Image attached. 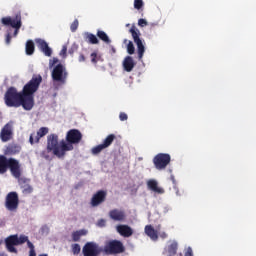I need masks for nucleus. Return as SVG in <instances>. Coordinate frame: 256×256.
<instances>
[{"mask_svg": "<svg viewBox=\"0 0 256 256\" xmlns=\"http://www.w3.org/2000/svg\"><path fill=\"white\" fill-rule=\"evenodd\" d=\"M145 233L152 241H157V239H159V235L157 234L155 228H153L151 225L145 226Z\"/></svg>", "mask_w": 256, "mask_h": 256, "instance_id": "5701e85b", "label": "nucleus"}, {"mask_svg": "<svg viewBox=\"0 0 256 256\" xmlns=\"http://www.w3.org/2000/svg\"><path fill=\"white\" fill-rule=\"evenodd\" d=\"M98 225H99V227H105V220L100 219V220L98 221Z\"/></svg>", "mask_w": 256, "mask_h": 256, "instance_id": "de8ad7c7", "label": "nucleus"}, {"mask_svg": "<svg viewBox=\"0 0 256 256\" xmlns=\"http://www.w3.org/2000/svg\"><path fill=\"white\" fill-rule=\"evenodd\" d=\"M38 47L41 51H43L49 44L45 40L39 39L37 41Z\"/></svg>", "mask_w": 256, "mask_h": 256, "instance_id": "473e14b6", "label": "nucleus"}, {"mask_svg": "<svg viewBox=\"0 0 256 256\" xmlns=\"http://www.w3.org/2000/svg\"><path fill=\"white\" fill-rule=\"evenodd\" d=\"M153 163L158 171H163V169H166L167 165L171 163V155L159 153L153 158Z\"/></svg>", "mask_w": 256, "mask_h": 256, "instance_id": "9d476101", "label": "nucleus"}, {"mask_svg": "<svg viewBox=\"0 0 256 256\" xmlns=\"http://www.w3.org/2000/svg\"><path fill=\"white\" fill-rule=\"evenodd\" d=\"M60 55H63V57H67V46L62 47Z\"/></svg>", "mask_w": 256, "mask_h": 256, "instance_id": "37998d69", "label": "nucleus"}, {"mask_svg": "<svg viewBox=\"0 0 256 256\" xmlns=\"http://www.w3.org/2000/svg\"><path fill=\"white\" fill-rule=\"evenodd\" d=\"M179 248V244L177 242L173 241L166 247V253H168L167 256H175L177 255V249Z\"/></svg>", "mask_w": 256, "mask_h": 256, "instance_id": "b1692460", "label": "nucleus"}, {"mask_svg": "<svg viewBox=\"0 0 256 256\" xmlns=\"http://www.w3.org/2000/svg\"><path fill=\"white\" fill-rule=\"evenodd\" d=\"M143 7V0H134V8L141 9Z\"/></svg>", "mask_w": 256, "mask_h": 256, "instance_id": "e433bc0d", "label": "nucleus"}, {"mask_svg": "<svg viewBox=\"0 0 256 256\" xmlns=\"http://www.w3.org/2000/svg\"><path fill=\"white\" fill-rule=\"evenodd\" d=\"M110 53L111 55H115V53H117V49H115V46H110Z\"/></svg>", "mask_w": 256, "mask_h": 256, "instance_id": "49530a36", "label": "nucleus"}, {"mask_svg": "<svg viewBox=\"0 0 256 256\" xmlns=\"http://www.w3.org/2000/svg\"><path fill=\"white\" fill-rule=\"evenodd\" d=\"M107 199V191L99 190L91 198L90 205L92 207H99L102 203H105Z\"/></svg>", "mask_w": 256, "mask_h": 256, "instance_id": "dca6fc26", "label": "nucleus"}, {"mask_svg": "<svg viewBox=\"0 0 256 256\" xmlns=\"http://www.w3.org/2000/svg\"><path fill=\"white\" fill-rule=\"evenodd\" d=\"M130 33L133 37L134 43L137 45V53H138V59L141 61L143 59V55H145V45H143V41L141 40V32H139V29L137 27L132 26L130 29Z\"/></svg>", "mask_w": 256, "mask_h": 256, "instance_id": "1a4fd4ad", "label": "nucleus"}, {"mask_svg": "<svg viewBox=\"0 0 256 256\" xmlns=\"http://www.w3.org/2000/svg\"><path fill=\"white\" fill-rule=\"evenodd\" d=\"M138 25L139 27H147L148 23H147V20L141 18L138 20Z\"/></svg>", "mask_w": 256, "mask_h": 256, "instance_id": "79ce46f5", "label": "nucleus"}, {"mask_svg": "<svg viewBox=\"0 0 256 256\" xmlns=\"http://www.w3.org/2000/svg\"><path fill=\"white\" fill-rule=\"evenodd\" d=\"M51 77L54 83L65 85L67 83V77H69V72H67V68L63 64L59 63L54 66Z\"/></svg>", "mask_w": 256, "mask_h": 256, "instance_id": "0eeeda50", "label": "nucleus"}, {"mask_svg": "<svg viewBox=\"0 0 256 256\" xmlns=\"http://www.w3.org/2000/svg\"><path fill=\"white\" fill-rule=\"evenodd\" d=\"M115 139H117V136H115V134H109L103 140V143H101L91 149L92 155H99V153H101V151L107 149L108 147H111V145H113V141H115Z\"/></svg>", "mask_w": 256, "mask_h": 256, "instance_id": "ddd939ff", "label": "nucleus"}, {"mask_svg": "<svg viewBox=\"0 0 256 256\" xmlns=\"http://www.w3.org/2000/svg\"><path fill=\"white\" fill-rule=\"evenodd\" d=\"M171 181L175 183V176H171Z\"/></svg>", "mask_w": 256, "mask_h": 256, "instance_id": "3c124183", "label": "nucleus"}, {"mask_svg": "<svg viewBox=\"0 0 256 256\" xmlns=\"http://www.w3.org/2000/svg\"><path fill=\"white\" fill-rule=\"evenodd\" d=\"M2 25H5V27H12L14 30V37H17L19 35V29H21V26L23 23L21 22V15L16 14L14 18L8 16V17H3L1 19Z\"/></svg>", "mask_w": 256, "mask_h": 256, "instance_id": "6e6552de", "label": "nucleus"}, {"mask_svg": "<svg viewBox=\"0 0 256 256\" xmlns=\"http://www.w3.org/2000/svg\"><path fill=\"white\" fill-rule=\"evenodd\" d=\"M82 253L84 256H99L103 253V248L95 242H87L82 248Z\"/></svg>", "mask_w": 256, "mask_h": 256, "instance_id": "f8f14e48", "label": "nucleus"}, {"mask_svg": "<svg viewBox=\"0 0 256 256\" xmlns=\"http://www.w3.org/2000/svg\"><path fill=\"white\" fill-rule=\"evenodd\" d=\"M0 256H8L5 252H0Z\"/></svg>", "mask_w": 256, "mask_h": 256, "instance_id": "8fccbe9b", "label": "nucleus"}, {"mask_svg": "<svg viewBox=\"0 0 256 256\" xmlns=\"http://www.w3.org/2000/svg\"><path fill=\"white\" fill-rule=\"evenodd\" d=\"M87 235V230H77L72 233V240L77 243L78 241H81V237Z\"/></svg>", "mask_w": 256, "mask_h": 256, "instance_id": "a878e982", "label": "nucleus"}, {"mask_svg": "<svg viewBox=\"0 0 256 256\" xmlns=\"http://www.w3.org/2000/svg\"><path fill=\"white\" fill-rule=\"evenodd\" d=\"M0 139L2 143H7V141H11V139H13V124L11 122L5 124L1 129Z\"/></svg>", "mask_w": 256, "mask_h": 256, "instance_id": "2eb2a0df", "label": "nucleus"}, {"mask_svg": "<svg viewBox=\"0 0 256 256\" xmlns=\"http://www.w3.org/2000/svg\"><path fill=\"white\" fill-rule=\"evenodd\" d=\"M119 119H120V121H127L129 119V116H127V113L121 112L119 114Z\"/></svg>", "mask_w": 256, "mask_h": 256, "instance_id": "a19ab883", "label": "nucleus"}, {"mask_svg": "<svg viewBox=\"0 0 256 256\" xmlns=\"http://www.w3.org/2000/svg\"><path fill=\"white\" fill-rule=\"evenodd\" d=\"M22 169L23 166L19 160L0 155V175H5L7 171H10L12 177H19Z\"/></svg>", "mask_w": 256, "mask_h": 256, "instance_id": "f03ea898", "label": "nucleus"}, {"mask_svg": "<svg viewBox=\"0 0 256 256\" xmlns=\"http://www.w3.org/2000/svg\"><path fill=\"white\" fill-rule=\"evenodd\" d=\"M29 240L28 236L25 235H10L5 239V245L9 253H17V248L15 246L17 245H23V243H27Z\"/></svg>", "mask_w": 256, "mask_h": 256, "instance_id": "423d86ee", "label": "nucleus"}, {"mask_svg": "<svg viewBox=\"0 0 256 256\" xmlns=\"http://www.w3.org/2000/svg\"><path fill=\"white\" fill-rule=\"evenodd\" d=\"M86 41L91 45L99 44V39L97 38V36H95V34L92 33H86Z\"/></svg>", "mask_w": 256, "mask_h": 256, "instance_id": "bb28decb", "label": "nucleus"}, {"mask_svg": "<svg viewBox=\"0 0 256 256\" xmlns=\"http://www.w3.org/2000/svg\"><path fill=\"white\" fill-rule=\"evenodd\" d=\"M96 35L100 41H103V43H106V45H111V39L109 38V35L105 33V31L98 30Z\"/></svg>", "mask_w": 256, "mask_h": 256, "instance_id": "393cba45", "label": "nucleus"}, {"mask_svg": "<svg viewBox=\"0 0 256 256\" xmlns=\"http://www.w3.org/2000/svg\"><path fill=\"white\" fill-rule=\"evenodd\" d=\"M79 50V45L76 43L72 44L71 48L68 50L69 55H73L74 53H77Z\"/></svg>", "mask_w": 256, "mask_h": 256, "instance_id": "72a5a7b5", "label": "nucleus"}, {"mask_svg": "<svg viewBox=\"0 0 256 256\" xmlns=\"http://www.w3.org/2000/svg\"><path fill=\"white\" fill-rule=\"evenodd\" d=\"M90 57H91V63H93V65H97V62H98V60H97V52H93L90 55Z\"/></svg>", "mask_w": 256, "mask_h": 256, "instance_id": "58836bf2", "label": "nucleus"}, {"mask_svg": "<svg viewBox=\"0 0 256 256\" xmlns=\"http://www.w3.org/2000/svg\"><path fill=\"white\" fill-rule=\"evenodd\" d=\"M21 153V147L19 146V144H9L6 149L4 150V155H17Z\"/></svg>", "mask_w": 256, "mask_h": 256, "instance_id": "4be33fe9", "label": "nucleus"}, {"mask_svg": "<svg viewBox=\"0 0 256 256\" xmlns=\"http://www.w3.org/2000/svg\"><path fill=\"white\" fill-rule=\"evenodd\" d=\"M41 156H42L44 159H47V160L50 159L49 154H47V152H45V151H43V152L41 153Z\"/></svg>", "mask_w": 256, "mask_h": 256, "instance_id": "a18cd8bd", "label": "nucleus"}, {"mask_svg": "<svg viewBox=\"0 0 256 256\" xmlns=\"http://www.w3.org/2000/svg\"><path fill=\"white\" fill-rule=\"evenodd\" d=\"M178 256H183V254L180 253ZM184 256H193V248L188 247L186 252L184 253Z\"/></svg>", "mask_w": 256, "mask_h": 256, "instance_id": "ea45409f", "label": "nucleus"}, {"mask_svg": "<svg viewBox=\"0 0 256 256\" xmlns=\"http://www.w3.org/2000/svg\"><path fill=\"white\" fill-rule=\"evenodd\" d=\"M124 43H127V40H124Z\"/></svg>", "mask_w": 256, "mask_h": 256, "instance_id": "603ef678", "label": "nucleus"}, {"mask_svg": "<svg viewBox=\"0 0 256 256\" xmlns=\"http://www.w3.org/2000/svg\"><path fill=\"white\" fill-rule=\"evenodd\" d=\"M124 251L125 245H123L121 240L117 239L107 240L102 248V253H104V255H121Z\"/></svg>", "mask_w": 256, "mask_h": 256, "instance_id": "39448f33", "label": "nucleus"}, {"mask_svg": "<svg viewBox=\"0 0 256 256\" xmlns=\"http://www.w3.org/2000/svg\"><path fill=\"white\" fill-rule=\"evenodd\" d=\"M47 153H53L58 159H65L67 150H63V140L59 143V136L57 134H50L47 136Z\"/></svg>", "mask_w": 256, "mask_h": 256, "instance_id": "7ed1b4c3", "label": "nucleus"}, {"mask_svg": "<svg viewBox=\"0 0 256 256\" xmlns=\"http://www.w3.org/2000/svg\"><path fill=\"white\" fill-rule=\"evenodd\" d=\"M57 63H59V59L58 58H53L49 60V68L53 69V67H55V65H57Z\"/></svg>", "mask_w": 256, "mask_h": 256, "instance_id": "c9c22d12", "label": "nucleus"}, {"mask_svg": "<svg viewBox=\"0 0 256 256\" xmlns=\"http://www.w3.org/2000/svg\"><path fill=\"white\" fill-rule=\"evenodd\" d=\"M77 29H79V20L75 19L70 26V30L72 31V33H75Z\"/></svg>", "mask_w": 256, "mask_h": 256, "instance_id": "2f4dec72", "label": "nucleus"}, {"mask_svg": "<svg viewBox=\"0 0 256 256\" xmlns=\"http://www.w3.org/2000/svg\"><path fill=\"white\" fill-rule=\"evenodd\" d=\"M42 53H44L46 57H51V55H53V50H51V48L48 45L44 48V50H42Z\"/></svg>", "mask_w": 256, "mask_h": 256, "instance_id": "f704fd0d", "label": "nucleus"}, {"mask_svg": "<svg viewBox=\"0 0 256 256\" xmlns=\"http://www.w3.org/2000/svg\"><path fill=\"white\" fill-rule=\"evenodd\" d=\"M47 133H49V128L47 127H41L38 131L37 134L35 135V133L30 135L29 138V142L31 145H35V143H39V141L41 140V137H45V135H47Z\"/></svg>", "mask_w": 256, "mask_h": 256, "instance_id": "a211bd4d", "label": "nucleus"}, {"mask_svg": "<svg viewBox=\"0 0 256 256\" xmlns=\"http://www.w3.org/2000/svg\"><path fill=\"white\" fill-rule=\"evenodd\" d=\"M109 217L112 221L123 223L127 219V214L125 211L115 208L109 211Z\"/></svg>", "mask_w": 256, "mask_h": 256, "instance_id": "f3484780", "label": "nucleus"}, {"mask_svg": "<svg viewBox=\"0 0 256 256\" xmlns=\"http://www.w3.org/2000/svg\"><path fill=\"white\" fill-rule=\"evenodd\" d=\"M0 31H1V26H0Z\"/></svg>", "mask_w": 256, "mask_h": 256, "instance_id": "864d4df0", "label": "nucleus"}, {"mask_svg": "<svg viewBox=\"0 0 256 256\" xmlns=\"http://www.w3.org/2000/svg\"><path fill=\"white\" fill-rule=\"evenodd\" d=\"M22 175H23V168L20 170L19 177H14V179L17 180L18 185L21 187V189H23L22 193H24L25 195H29L33 193V187L29 185V183H31V179L22 177Z\"/></svg>", "mask_w": 256, "mask_h": 256, "instance_id": "4468645a", "label": "nucleus"}, {"mask_svg": "<svg viewBox=\"0 0 256 256\" xmlns=\"http://www.w3.org/2000/svg\"><path fill=\"white\" fill-rule=\"evenodd\" d=\"M35 53V43L32 40L26 42V55H33Z\"/></svg>", "mask_w": 256, "mask_h": 256, "instance_id": "cd10ccee", "label": "nucleus"}, {"mask_svg": "<svg viewBox=\"0 0 256 256\" xmlns=\"http://www.w3.org/2000/svg\"><path fill=\"white\" fill-rule=\"evenodd\" d=\"M78 61L80 63H84V61H86L85 55L81 53L78 57Z\"/></svg>", "mask_w": 256, "mask_h": 256, "instance_id": "c03bdc74", "label": "nucleus"}, {"mask_svg": "<svg viewBox=\"0 0 256 256\" xmlns=\"http://www.w3.org/2000/svg\"><path fill=\"white\" fill-rule=\"evenodd\" d=\"M43 83L41 74L33 75L24 85L22 91H17L15 87H9L4 95V102L7 107H23L25 111H31L35 107V93Z\"/></svg>", "mask_w": 256, "mask_h": 256, "instance_id": "f257e3e1", "label": "nucleus"}, {"mask_svg": "<svg viewBox=\"0 0 256 256\" xmlns=\"http://www.w3.org/2000/svg\"><path fill=\"white\" fill-rule=\"evenodd\" d=\"M123 68L124 71H127V73H131L133 69H135V60H133V57L126 56L123 60Z\"/></svg>", "mask_w": 256, "mask_h": 256, "instance_id": "412c9836", "label": "nucleus"}, {"mask_svg": "<svg viewBox=\"0 0 256 256\" xmlns=\"http://www.w3.org/2000/svg\"><path fill=\"white\" fill-rule=\"evenodd\" d=\"M71 251L73 255H79V253H81V245H79L78 243L72 244Z\"/></svg>", "mask_w": 256, "mask_h": 256, "instance_id": "c85d7f7f", "label": "nucleus"}, {"mask_svg": "<svg viewBox=\"0 0 256 256\" xmlns=\"http://www.w3.org/2000/svg\"><path fill=\"white\" fill-rule=\"evenodd\" d=\"M11 28L8 29L7 31V34H6V39H5V42H6V45H10L11 44Z\"/></svg>", "mask_w": 256, "mask_h": 256, "instance_id": "4c0bfd02", "label": "nucleus"}, {"mask_svg": "<svg viewBox=\"0 0 256 256\" xmlns=\"http://www.w3.org/2000/svg\"><path fill=\"white\" fill-rule=\"evenodd\" d=\"M127 53L129 55H133V53H135V46L133 45L132 41H129L127 44Z\"/></svg>", "mask_w": 256, "mask_h": 256, "instance_id": "7c9ffc66", "label": "nucleus"}, {"mask_svg": "<svg viewBox=\"0 0 256 256\" xmlns=\"http://www.w3.org/2000/svg\"><path fill=\"white\" fill-rule=\"evenodd\" d=\"M160 237H161L162 239H167V233L162 232V233L160 234Z\"/></svg>", "mask_w": 256, "mask_h": 256, "instance_id": "09e8293b", "label": "nucleus"}, {"mask_svg": "<svg viewBox=\"0 0 256 256\" xmlns=\"http://www.w3.org/2000/svg\"><path fill=\"white\" fill-rule=\"evenodd\" d=\"M117 233L121 235V237H131L133 235V228L129 225L121 224L116 227Z\"/></svg>", "mask_w": 256, "mask_h": 256, "instance_id": "aec40b11", "label": "nucleus"}, {"mask_svg": "<svg viewBox=\"0 0 256 256\" xmlns=\"http://www.w3.org/2000/svg\"><path fill=\"white\" fill-rule=\"evenodd\" d=\"M147 187L148 189H150V191H153L158 195H163V193H165V189H163L162 187H159V182H157V180L155 179L148 180Z\"/></svg>", "mask_w": 256, "mask_h": 256, "instance_id": "6ab92c4d", "label": "nucleus"}, {"mask_svg": "<svg viewBox=\"0 0 256 256\" xmlns=\"http://www.w3.org/2000/svg\"><path fill=\"white\" fill-rule=\"evenodd\" d=\"M5 208L7 211H17L19 209V194L17 192H9L5 198Z\"/></svg>", "mask_w": 256, "mask_h": 256, "instance_id": "9b49d317", "label": "nucleus"}, {"mask_svg": "<svg viewBox=\"0 0 256 256\" xmlns=\"http://www.w3.org/2000/svg\"><path fill=\"white\" fill-rule=\"evenodd\" d=\"M83 140V134L78 129H71L66 134V141L62 140V150L63 151H73L75 146L79 145Z\"/></svg>", "mask_w": 256, "mask_h": 256, "instance_id": "20e7f679", "label": "nucleus"}, {"mask_svg": "<svg viewBox=\"0 0 256 256\" xmlns=\"http://www.w3.org/2000/svg\"><path fill=\"white\" fill-rule=\"evenodd\" d=\"M26 243H27V246L30 248L29 256H37V253L35 252V245H33L32 242L29 241V239Z\"/></svg>", "mask_w": 256, "mask_h": 256, "instance_id": "c756f323", "label": "nucleus"}]
</instances>
